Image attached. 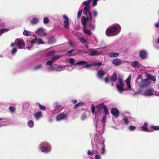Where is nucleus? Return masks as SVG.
<instances>
[{"instance_id": "e433bc0d", "label": "nucleus", "mask_w": 159, "mask_h": 159, "mask_svg": "<svg viewBox=\"0 0 159 159\" xmlns=\"http://www.w3.org/2000/svg\"><path fill=\"white\" fill-rule=\"evenodd\" d=\"M151 128L152 129H153V130H159V126H155L154 125H151Z\"/></svg>"}, {"instance_id": "f704fd0d", "label": "nucleus", "mask_w": 159, "mask_h": 159, "mask_svg": "<svg viewBox=\"0 0 159 159\" xmlns=\"http://www.w3.org/2000/svg\"><path fill=\"white\" fill-rule=\"evenodd\" d=\"M23 34L27 36H29L31 35L30 32H29L27 30H24L23 32Z\"/></svg>"}, {"instance_id": "2eb2a0df", "label": "nucleus", "mask_w": 159, "mask_h": 159, "mask_svg": "<svg viewBox=\"0 0 159 159\" xmlns=\"http://www.w3.org/2000/svg\"><path fill=\"white\" fill-rule=\"evenodd\" d=\"M148 125V123L147 122L145 123L144 124V125H143L142 126V130H143V131H145L146 132H152V129H148L147 126Z\"/></svg>"}, {"instance_id": "58836bf2", "label": "nucleus", "mask_w": 159, "mask_h": 159, "mask_svg": "<svg viewBox=\"0 0 159 159\" xmlns=\"http://www.w3.org/2000/svg\"><path fill=\"white\" fill-rule=\"evenodd\" d=\"M92 0H87V1H86L83 2V5L87 6H89V4L91 2V1H92Z\"/></svg>"}, {"instance_id": "cd10ccee", "label": "nucleus", "mask_w": 159, "mask_h": 159, "mask_svg": "<svg viewBox=\"0 0 159 159\" xmlns=\"http://www.w3.org/2000/svg\"><path fill=\"white\" fill-rule=\"evenodd\" d=\"M146 75H147V76L148 77L147 79H150L151 80H152L153 81H156V79L151 74H146Z\"/></svg>"}, {"instance_id": "6ab92c4d", "label": "nucleus", "mask_w": 159, "mask_h": 159, "mask_svg": "<svg viewBox=\"0 0 159 159\" xmlns=\"http://www.w3.org/2000/svg\"><path fill=\"white\" fill-rule=\"evenodd\" d=\"M35 33V34H38L40 36L45 35L46 34L45 32L42 29H39Z\"/></svg>"}, {"instance_id": "9b49d317", "label": "nucleus", "mask_w": 159, "mask_h": 159, "mask_svg": "<svg viewBox=\"0 0 159 159\" xmlns=\"http://www.w3.org/2000/svg\"><path fill=\"white\" fill-rule=\"evenodd\" d=\"M63 17L65 20L63 22L64 27L65 28H68L69 27V18L66 15H64L63 16Z\"/></svg>"}, {"instance_id": "c03bdc74", "label": "nucleus", "mask_w": 159, "mask_h": 159, "mask_svg": "<svg viewBox=\"0 0 159 159\" xmlns=\"http://www.w3.org/2000/svg\"><path fill=\"white\" fill-rule=\"evenodd\" d=\"M54 61H49L47 62L46 65H48L49 66H51V65L52 64V63L54 62Z\"/></svg>"}, {"instance_id": "4d7b16f0", "label": "nucleus", "mask_w": 159, "mask_h": 159, "mask_svg": "<svg viewBox=\"0 0 159 159\" xmlns=\"http://www.w3.org/2000/svg\"><path fill=\"white\" fill-rule=\"evenodd\" d=\"M17 51V49L16 48H13L11 51V54L13 55Z\"/></svg>"}, {"instance_id": "39448f33", "label": "nucleus", "mask_w": 159, "mask_h": 159, "mask_svg": "<svg viewBox=\"0 0 159 159\" xmlns=\"http://www.w3.org/2000/svg\"><path fill=\"white\" fill-rule=\"evenodd\" d=\"M142 94L143 95L147 96L150 97L153 95L159 96V92L155 91L152 89H147L145 92L142 93Z\"/></svg>"}, {"instance_id": "dca6fc26", "label": "nucleus", "mask_w": 159, "mask_h": 159, "mask_svg": "<svg viewBox=\"0 0 159 159\" xmlns=\"http://www.w3.org/2000/svg\"><path fill=\"white\" fill-rule=\"evenodd\" d=\"M112 63L114 65L118 66L120 65L122 63V61L119 58H115L112 61Z\"/></svg>"}, {"instance_id": "864d4df0", "label": "nucleus", "mask_w": 159, "mask_h": 159, "mask_svg": "<svg viewBox=\"0 0 159 159\" xmlns=\"http://www.w3.org/2000/svg\"><path fill=\"white\" fill-rule=\"evenodd\" d=\"M86 114L85 113H84L82 115H81V119L82 120H84L85 119V118H86Z\"/></svg>"}, {"instance_id": "79ce46f5", "label": "nucleus", "mask_w": 159, "mask_h": 159, "mask_svg": "<svg viewBox=\"0 0 159 159\" xmlns=\"http://www.w3.org/2000/svg\"><path fill=\"white\" fill-rule=\"evenodd\" d=\"M49 22V20L47 17H44L43 20V23L45 24H47Z\"/></svg>"}, {"instance_id": "b1692460", "label": "nucleus", "mask_w": 159, "mask_h": 159, "mask_svg": "<svg viewBox=\"0 0 159 159\" xmlns=\"http://www.w3.org/2000/svg\"><path fill=\"white\" fill-rule=\"evenodd\" d=\"M34 116L35 118L37 119H39L42 116V112L40 111H39L36 112L35 113V114H34Z\"/></svg>"}, {"instance_id": "7c9ffc66", "label": "nucleus", "mask_w": 159, "mask_h": 159, "mask_svg": "<svg viewBox=\"0 0 159 159\" xmlns=\"http://www.w3.org/2000/svg\"><path fill=\"white\" fill-rule=\"evenodd\" d=\"M117 81H118L119 83V84L117 85L122 86H125V84L123 82L122 79H121V78H118V80H117Z\"/></svg>"}, {"instance_id": "1a4fd4ad", "label": "nucleus", "mask_w": 159, "mask_h": 159, "mask_svg": "<svg viewBox=\"0 0 159 159\" xmlns=\"http://www.w3.org/2000/svg\"><path fill=\"white\" fill-rule=\"evenodd\" d=\"M111 113L116 118H117L120 114V112L116 108H113L111 109Z\"/></svg>"}, {"instance_id": "f8f14e48", "label": "nucleus", "mask_w": 159, "mask_h": 159, "mask_svg": "<svg viewBox=\"0 0 159 159\" xmlns=\"http://www.w3.org/2000/svg\"><path fill=\"white\" fill-rule=\"evenodd\" d=\"M140 57L142 59H145L147 58V52L145 50H142L139 52Z\"/></svg>"}, {"instance_id": "6e6d98bb", "label": "nucleus", "mask_w": 159, "mask_h": 159, "mask_svg": "<svg viewBox=\"0 0 159 159\" xmlns=\"http://www.w3.org/2000/svg\"><path fill=\"white\" fill-rule=\"evenodd\" d=\"M80 106H85V104L84 102H79V103H77Z\"/></svg>"}, {"instance_id": "5701e85b", "label": "nucleus", "mask_w": 159, "mask_h": 159, "mask_svg": "<svg viewBox=\"0 0 159 159\" xmlns=\"http://www.w3.org/2000/svg\"><path fill=\"white\" fill-rule=\"evenodd\" d=\"M37 42H38V39H37L36 38H35L31 41H28L27 44L29 45L31 44V45H32L34 44L37 43Z\"/></svg>"}, {"instance_id": "69168bd1", "label": "nucleus", "mask_w": 159, "mask_h": 159, "mask_svg": "<svg viewBox=\"0 0 159 159\" xmlns=\"http://www.w3.org/2000/svg\"><path fill=\"white\" fill-rule=\"evenodd\" d=\"M155 27L157 28H158L159 26V19L158 20V22L156 23L155 24Z\"/></svg>"}, {"instance_id": "ddd939ff", "label": "nucleus", "mask_w": 159, "mask_h": 159, "mask_svg": "<svg viewBox=\"0 0 159 159\" xmlns=\"http://www.w3.org/2000/svg\"><path fill=\"white\" fill-rule=\"evenodd\" d=\"M88 50L89 51L87 53H89V55L90 56H96L99 54L98 52L94 49H89Z\"/></svg>"}, {"instance_id": "c9c22d12", "label": "nucleus", "mask_w": 159, "mask_h": 159, "mask_svg": "<svg viewBox=\"0 0 159 159\" xmlns=\"http://www.w3.org/2000/svg\"><path fill=\"white\" fill-rule=\"evenodd\" d=\"M28 125L29 127L32 128L34 126V123L32 120L29 121L28 123Z\"/></svg>"}, {"instance_id": "8fccbe9b", "label": "nucleus", "mask_w": 159, "mask_h": 159, "mask_svg": "<svg viewBox=\"0 0 159 159\" xmlns=\"http://www.w3.org/2000/svg\"><path fill=\"white\" fill-rule=\"evenodd\" d=\"M37 43L38 44H42L44 43V42L41 39H38Z\"/></svg>"}, {"instance_id": "a18cd8bd", "label": "nucleus", "mask_w": 159, "mask_h": 159, "mask_svg": "<svg viewBox=\"0 0 159 159\" xmlns=\"http://www.w3.org/2000/svg\"><path fill=\"white\" fill-rule=\"evenodd\" d=\"M38 105H39V108H40V109L41 110H45L46 109V107L44 106H42L40 103H38Z\"/></svg>"}, {"instance_id": "0eeeda50", "label": "nucleus", "mask_w": 159, "mask_h": 159, "mask_svg": "<svg viewBox=\"0 0 159 159\" xmlns=\"http://www.w3.org/2000/svg\"><path fill=\"white\" fill-rule=\"evenodd\" d=\"M123 120L125 124L126 125H128L129 123L132 121H134V119L131 117L129 116H126L125 115L123 116Z\"/></svg>"}, {"instance_id": "bf43d9fd", "label": "nucleus", "mask_w": 159, "mask_h": 159, "mask_svg": "<svg viewBox=\"0 0 159 159\" xmlns=\"http://www.w3.org/2000/svg\"><path fill=\"white\" fill-rule=\"evenodd\" d=\"M93 154V151H90V150H89L88 151V154L89 155L92 156Z\"/></svg>"}, {"instance_id": "2f4dec72", "label": "nucleus", "mask_w": 159, "mask_h": 159, "mask_svg": "<svg viewBox=\"0 0 159 159\" xmlns=\"http://www.w3.org/2000/svg\"><path fill=\"white\" fill-rule=\"evenodd\" d=\"M117 75L116 73H114L113 75L111 78V81H116V80Z\"/></svg>"}, {"instance_id": "c756f323", "label": "nucleus", "mask_w": 159, "mask_h": 159, "mask_svg": "<svg viewBox=\"0 0 159 159\" xmlns=\"http://www.w3.org/2000/svg\"><path fill=\"white\" fill-rule=\"evenodd\" d=\"M87 62L84 61H79L76 63L75 64V65H84L86 64Z\"/></svg>"}, {"instance_id": "13d9d810", "label": "nucleus", "mask_w": 159, "mask_h": 159, "mask_svg": "<svg viewBox=\"0 0 159 159\" xmlns=\"http://www.w3.org/2000/svg\"><path fill=\"white\" fill-rule=\"evenodd\" d=\"M55 109H57L59 108L60 107L61 105L59 104H58V103H56L55 104Z\"/></svg>"}, {"instance_id": "f3484780", "label": "nucleus", "mask_w": 159, "mask_h": 159, "mask_svg": "<svg viewBox=\"0 0 159 159\" xmlns=\"http://www.w3.org/2000/svg\"><path fill=\"white\" fill-rule=\"evenodd\" d=\"M104 139L102 138H101V139H100V143H102V147L101 148V152L102 154L103 155L105 153V145L104 144Z\"/></svg>"}, {"instance_id": "393cba45", "label": "nucleus", "mask_w": 159, "mask_h": 159, "mask_svg": "<svg viewBox=\"0 0 159 159\" xmlns=\"http://www.w3.org/2000/svg\"><path fill=\"white\" fill-rule=\"evenodd\" d=\"M90 9V6H87L84 7V8L83 9V13L84 15H86L88 11Z\"/></svg>"}, {"instance_id": "f03ea898", "label": "nucleus", "mask_w": 159, "mask_h": 159, "mask_svg": "<svg viewBox=\"0 0 159 159\" xmlns=\"http://www.w3.org/2000/svg\"><path fill=\"white\" fill-rule=\"evenodd\" d=\"M121 26L116 24L107 28L106 31V34L107 36H114L118 34L121 31Z\"/></svg>"}, {"instance_id": "338daca9", "label": "nucleus", "mask_w": 159, "mask_h": 159, "mask_svg": "<svg viewBox=\"0 0 159 159\" xmlns=\"http://www.w3.org/2000/svg\"><path fill=\"white\" fill-rule=\"evenodd\" d=\"M71 102H72L73 103V104L76 103L77 102V100L75 99H73L72 100H71Z\"/></svg>"}, {"instance_id": "9d476101", "label": "nucleus", "mask_w": 159, "mask_h": 159, "mask_svg": "<svg viewBox=\"0 0 159 159\" xmlns=\"http://www.w3.org/2000/svg\"><path fill=\"white\" fill-rule=\"evenodd\" d=\"M16 46L19 48L23 49L25 46V43L23 40L19 39L16 43Z\"/></svg>"}, {"instance_id": "09e8293b", "label": "nucleus", "mask_w": 159, "mask_h": 159, "mask_svg": "<svg viewBox=\"0 0 159 159\" xmlns=\"http://www.w3.org/2000/svg\"><path fill=\"white\" fill-rule=\"evenodd\" d=\"M74 50L72 49L69 51H67V53L70 54L69 55V56H73L72 55H73V52H74Z\"/></svg>"}, {"instance_id": "4be33fe9", "label": "nucleus", "mask_w": 159, "mask_h": 159, "mask_svg": "<svg viewBox=\"0 0 159 159\" xmlns=\"http://www.w3.org/2000/svg\"><path fill=\"white\" fill-rule=\"evenodd\" d=\"M83 52V51L81 50H80L79 49H77L75 50V51L73 52V55H72L73 56H75L76 55H78L80 54H81Z\"/></svg>"}, {"instance_id": "412c9836", "label": "nucleus", "mask_w": 159, "mask_h": 159, "mask_svg": "<svg viewBox=\"0 0 159 159\" xmlns=\"http://www.w3.org/2000/svg\"><path fill=\"white\" fill-rule=\"evenodd\" d=\"M39 22V19L38 18H33L32 19L30 20V23L32 25L35 24Z\"/></svg>"}, {"instance_id": "4c0bfd02", "label": "nucleus", "mask_w": 159, "mask_h": 159, "mask_svg": "<svg viewBox=\"0 0 159 159\" xmlns=\"http://www.w3.org/2000/svg\"><path fill=\"white\" fill-rule=\"evenodd\" d=\"M129 129L131 131H133L136 129V126L134 125H130L129 126Z\"/></svg>"}, {"instance_id": "3c124183", "label": "nucleus", "mask_w": 159, "mask_h": 159, "mask_svg": "<svg viewBox=\"0 0 159 159\" xmlns=\"http://www.w3.org/2000/svg\"><path fill=\"white\" fill-rule=\"evenodd\" d=\"M91 112H92L93 114L94 113H95V107L93 104H92V106H91Z\"/></svg>"}, {"instance_id": "473e14b6", "label": "nucleus", "mask_w": 159, "mask_h": 159, "mask_svg": "<svg viewBox=\"0 0 159 159\" xmlns=\"http://www.w3.org/2000/svg\"><path fill=\"white\" fill-rule=\"evenodd\" d=\"M86 28H85L84 27L83 31L84 33L88 35H91V33L90 31L89 30H86Z\"/></svg>"}, {"instance_id": "ea45409f", "label": "nucleus", "mask_w": 159, "mask_h": 159, "mask_svg": "<svg viewBox=\"0 0 159 159\" xmlns=\"http://www.w3.org/2000/svg\"><path fill=\"white\" fill-rule=\"evenodd\" d=\"M105 74L104 71L102 70L100 71V79Z\"/></svg>"}, {"instance_id": "e2e57ef3", "label": "nucleus", "mask_w": 159, "mask_h": 159, "mask_svg": "<svg viewBox=\"0 0 159 159\" xmlns=\"http://www.w3.org/2000/svg\"><path fill=\"white\" fill-rule=\"evenodd\" d=\"M92 14L94 16H96L97 15V13L96 11H93L92 12Z\"/></svg>"}, {"instance_id": "603ef678", "label": "nucleus", "mask_w": 159, "mask_h": 159, "mask_svg": "<svg viewBox=\"0 0 159 159\" xmlns=\"http://www.w3.org/2000/svg\"><path fill=\"white\" fill-rule=\"evenodd\" d=\"M74 59L72 58H71L69 59V63L71 64H73L74 63Z\"/></svg>"}, {"instance_id": "20e7f679", "label": "nucleus", "mask_w": 159, "mask_h": 159, "mask_svg": "<svg viewBox=\"0 0 159 159\" xmlns=\"http://www.w3.org/2000/svg\"><path fill=\"white\" fill-rule=\"evenodd\" d=\"M139 78H137L136 81V85L141 89L147 87L151 83V81L149 79H142L140 82L139 81Z\"/></svg>"}, {"instance_id": "aec40b11", "label": "nucleus", "mask_w": 159, "mask_h": 159, "mask_svg": "<svg viewBox=\"0 0 159 159\" xmlns=\"http://www.w3.org/2000/svg\"><path fill=\"white\" fill-rule=\"evenodd\" d=\"M85 65H86V66H85V67L87 68H89L93 66H96L98 67H99V66H100V63L99 62H98V63H93L92 64H88V65L87 64V63H86V64H85Z\"/></svg>"}, {"instance_id": "680f3d73", "label": "nucleus", "mask_w": 159, "mask_h": 159, "mask_svg": "<svg viewBox=\"0 0 159 159\" xmlns=\"http://www.w3.org/2000/svg\"><path fill=\"white\" fill-rule=\"evenodd\" d=\"M55 70V68L54 66H52L49 68V71H53Z\"/></svg>"}, {"instance_id": "a19ab883", "label": "nucleus", "mask_w": 159, "mask_h": 159, "mask_svg": "<svg viewBox=\"0 0 159 159\" xmlns=\"http://www.w3.org/2000/svg\"><path fill=\"white\" fill-rule=\"evenodd\" d=\"M42 65H38L35 67L34 68V70H35L41 68Z\"/></svg>"}, {"instance_id": "a878e982", "label": "nucleus", "mask_w": 159, "mask_h": 159, "mask_svg": "<svg viewBox=\"0 0 159 159\" xmlns=\"http://www.w3.org/2000/svg\"><path fill=\"white\" fill-rule=\"evenodd\" d=\"M61 56L60 55H55L53 56L52 58L51 61H52L55 62L57 60H58Z\"/></svg>"}, {"instance_id": "72a5a7b5", "label": "nucleus", "mask_w": 159, "mask_h": 159, "mask_svg": "<svg viewBox=\"0 0 159 159\" xmlns=\"http://www.w3.org/2000/svg\"><path fill=\"white\" fill-rule=\"evenodd\" d=\"M9 111L11 113H14L16 111V108L12 106H10L9 108Z\"/></svg>"}, {"instance_id": "49530a36", "label": "nucleus", "mask_w": 159, "mask_h": 159, "mask_svg": "<svg viewBox=\"0 0 159 159\" xmlns=\"http://www.w3.org/2000/svg\"><path fill=\"white\" fill-rule=\"evenodd\" d=\"M8 30V29H2L0 30V34H2V33Z\"/></svg>"}, {"instance_id": "37998d69", "label": "nucleus", "mask_w": 159, "mask_h": 159, "mask_svg": "<svg viewBox=\"0 0 159 159\" xmlns=\"http://www.w3.org/2000/svg\"><path fill=\"white\" fill-rule=\"evenodd\" d=\"M82 12V10H80V11H79L78 12L77 18H78V19L80 18V16H81Z\"/></svg>"}, {"instance_id": "6e6552de", "label": "nucleus", "mask_w": 159, "mask_h": 159, "mask_svg": "<svg viewBox=\"0 0 159 159\" xmlns=\"http://www.w3.org/2000/svg\"><path fill=\"white\" fill-rule=\"evenodd\" d=\"M67 118V114L62 112L56 117V120L57 121H60L63 119H66Z\"/></svg>"}, {"instance_id": "774afa93", "label": "nucleus", "mask_w": 159, "mask_h": 159, "mask_svg": "<svg viewBox=\"0 0 159 159\" xmlns=\"http://www.w3.org/2000/svg\"><path fill=\"white\" fill-rule=\"evenodd\" d=\"M156 46H157V44H159V37L158 38V39H157V42H156Z\"/></svg>"}, {"instance_id": "423d86ee", "label": "nucleus", "mask_w": 159, "mask_h": 159, "mask_svg": "<svg viewBox=\"0 0 159 159\" xmlns=\"http://www.w3.org/2000/svg\"><path fill=\"white\" fill-rule=\"evenodd\" d=\"M51 147L48 143L44 142L42 143L40 150L42 152H50Z\"/></svg>"}, {"instance_id": "c85d7f7f", "label": "nucleus", "mask_w": 159, "mask_h": 159, "mask_svg": "<svg viewBox=\"0 0 159 159\" xmlns=\"http://www.w3.org/2000/svg\"><path fill=\"white\" fill-rule=\"evenodd\" d=\"M55 52L53 50H52L48 52L46 54V57H48L50 56H53L54 55Z\"/></svg>"}, {"instance_id": "4468645a", "label": "nucleus", "mask_w": 159, "mask_h": 159, "mask_svg": "<svg viewBox=\"0 0 159 159\" xmlns=\"http://www.w3.org/2000/svg\"><path fill=\"white\" fill-rule=\"evenodd\" d=\"M89 19L88 17H85L84 16H83L81 17V23L84 28H86V23H87Z\"/></svg>"}, {"instance_id": "a211bd4d", "label": "nucleus", "mask_w": 159, "mask_h": 159, "mask_svg": "<svg viewBox=\"0 0 159 159\" xmlns=\"http://www.w3.org/2000/svg\"><path fill=\"white\" fill-rule=\"evenodd\" d=\"M131 66L134 68H139L140 67V64L138 61H133L131 63Z\"/></svg>"}, {"instance_id": "f257e3e1", "label": "nucleus", "mask_w": 159, "mask_h": 159, "mask_svg": "<svg viewBox=\"0 0 159 159\" xmlns=\"http://www.w3.org/2000/svg\"><path fill=\"white\" fill-rule=\"evenodd\" d=\"M100 111L103 110L104 113L103 117H102V119L100 121V126H101V130H100V134H101L104 132L105 122H106V119L107 118V116L109 115V113L106 106L104 103H101L100 104Z\"/></svg>"}, {"instance_id": "bb28decb", "label": "nucleus", "mask_w": 159, "mask_h": 159, "mask_svg": "<svg viewBox=\"0 0 159 159\" xmlns=\"http://www.w3.org/2000/svg\"><path fill=\"white\" fill-rule=\"evenodd\" d=\"M119 55L118 53H111L109 54V56L112 58L117 57Z\"/></svg>"}, {"instance_id": "0e129e2a", "label": "nucleus", "mask_w": 159, "mask_h": 159, "mask_svg": "<svg viewBox=\"0 0 159 159\" xmlns=\"http://www.w3.org/2000/svg\"><path fill=\"white\" fill-rule=\"evenodd\" d=\"M80 106H79V105L78 104H75V105H74V106L73 107V108L74 109H76L77 108H78V107Z\"/></svg>"}, {"instance_id": "7ed1b4c3", "label": "nucleus", "mask_w": 159, "mask_h": 159, "mask_svg": "<svg viewBox=\"0 0 159 159\" xmlns=\"http://www.w3.org/2000/svg\"><path fill=\"white\" fill-rule=\"evenodd\" d=\"M131 79V75H129V76H128V78H127L125 80L126 83H127V86L125 88H124L125 86H122L119 84H117V85H116L117 91H118L120 93H122L124 91L130 90L131 89V85L130 84Z\"/></svg>"}, {"instance_id": "de8ad7c7", "label": "nucleus", "mask_w": 159, "mask_h": 159, "mask_svg": "<svg viewBox=\"0 0 159 159\" xmlns=\"http://www.w3.org/2000/svg\"><path fill=\"white\" fill-rule=\"evenodd\" d=\"M80 41H81V43L84 44H84H86V40L85 39H84V38H81L80 39Z\"/></svg>"}, {"instance_id": "052dcab7", "label": "nucleus", "mask_w": 159, "mask_h": 159, "mask_svg": "<svg viewBox=\"0 0 159 159\" xmlns=\"http://www.w3.org/2000/svg\"><path fill=\"white\" fill-rule=\"evenodd\" d=\"M98 0H93V6H96L97 5V2Z\"/></svg>"}, {"instance_id": "5fc2aeb1", "label": "nucleus", "mask_w": 159, "mask_h": 159, "mask_svg": "<svg viewBox=\"0 0 159 159\" xmlns=\"http://www.w3.org/2000/svg\"><path fill=\"white\" fill-rule=\"evenodd\" d=\"M65 67V66H60L59 67H57V69H60V70H58V71H60L61 70H64V69H63V68H64Z\"/></svg>"}]
</instances>
